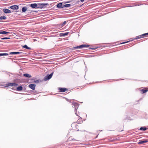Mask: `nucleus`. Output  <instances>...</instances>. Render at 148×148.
Wrapping results in <instances>:
<instances>
[{
	"instance_id": "393cba45",
	"label": "nucleus",
	"mask_w": 148,
	"mask_h": 148,
	"mask_svg": "<svg viewBox=\"0 0 148 148\" xmlns=\"http://www.w3.org/2000/svg\"><path fill=\"white\" fill-rule=\"evenodd\" d=\"M143 36V38L145 36H146L147 35H148V33L144 34H142Z\"/></svg>"
},
{
	"instance_id": "6e6552de",
	"label": "nucleus",
	"mask_w": 148,
	"mask_h": 148,
	"mask_svg": "<svg viewBox=\"0 0 148 148\" xmlns=\"http://www.w3.org/2000/svg\"><path fill=\"white\" fill-rule=\"evenodd\" d=\"M3 11L5 13H10L11 12V11L7 9H3Z\"/></svg>"
},
{
	"instance_id": "5701e85b",
	"label": "nucleus",
	"mask_w": 148,
	"mask_h": 148,
	"mask_svg": "<svg viewBox=\"0 0 148 148\" xmlns=\"http://www.w3.org/2000/svg\"><path fill=\"white\" fill-rule=\"evenodd\" d=\"M66 21H64L63 23L60 25L61 27H63L66 24Z\"/></svg>"
},
{
	"instance_id": "39448f33",
	"label": "nucleus",
	"mask_w": 148,
	"mask_h": 148,
	"mask_svg": "<svg viewBox=\"0 0 148 148\" xmlns=\"http://www.w3.org/2000/svg\"><path fill=\"white\" fill-rule=\"evenodd\" d=\"M58 90L60 92H64L68 90V89L64 88H58Z\"/></svg>"
},
{
	"instance_id": "dca6fc26",
	"label": "nucleus",
	"mask_w": 148,
	"mask_h": 148,
	"mask_svg": "<svg viewBox=\"0 0 148 148\" xmlns=\"http://www.w3.org/2000/svg\"><path fill=\"white\" fill-rule=\"evenodd\" d=\"M62 4L61 3H60L58 4L57 5V7L58 8H63L62 7Z\"/></svg>"
},
{
	"instance_id": "cd10ccee",
	"label": "nucleus",
	"mask_w": 148,
	"mask_h": 148,
	"mask_svg": "<svg viewBox=\"0 0 148 148\" xmlns=\"http://www.w3.org/2000/svg\"><path fill=\"white\" fill-rule=\"evenodd\" d=\"M39 81L38 80H36V81H34V82L35 83H38L39 82Z\"/></svg>"
},
{
	"instance_id": "2eb2a0df",
	"label": "nucleus",
	"mask_w": 148,
	"mask_h": 148,
	"mask_svg": "<svg viewBox=\"0 0 148 148\" xmlns=\"http://www.w3.org/2000/svg\"><path fill=\"white\" fill-rule=\"evenodd\" d=\"M23 89V88L21 86H19L16 88V90L18 91H21Z\"/></svg>"
},
{
	"instance_id": "a878e982",
	"label": "nucleus",
	"mask_w": 148,
	"mask_h": 148,
	"mask_svg": "<svg viewBox=\"0 0 148 148\" xmlns=\"http://www.w3.org/2000/svg\"><path fill=\"white\" fill-rule=\"evenodd\" d=\"M10 39V38L4 37L1 38V40L8 39Z\"/></svg>"
},
{
	"instance_id": "9b49d317",
	"label": "nucleus",
	"mask_w": 148,
	"mask_h": 148,
	"mask_svg": "<svg viewBox=\"0 0 148 148\" xmlns=\"http://www.w3.org/2000/svg\"><path fill=\"white\" fill-rule=\"evenodd\" d=\"M31 7L32 8H38V4H37L36 3H34V4H31L30 5Z\"/></svg>"
},
{
	"instance_id": "9d476101",
	"label": "nucleus",
	"mask_w": 148,
	"mask_h": 148,
	"mask_svg": "<svg viewBox=\"0 0 148 148\" xmlns=\"http://www.w3.org/2000/svg\"><path fill=\"white\" fill-rule=\"evenodd\" d=\"M147 142H148V140H145L143 141H139L138 143V144H143Z\"/></svg>"
},
{
	"instance_id": "4be33fe9",
	"label": "nucleus",
	"mask_w": 148,
	"mask_h": 148,
	"mask_svg": "<svg viewBox=\"0 0 148 148\" xmlns=\"http://www.w3.org/2000/svg\"><path fill=\"white\" fill-rule=\"evenodd\" d=\"M27 8L26 7H23L22 8V11L23 12H25L27 10Z\"/></svg>"
},
{
	"instance_id": "6ab92c4d",
	"label": "nucleus",
	"mask_w": 148,
	"mask_h": 148,
	"mask_svg": "<svg viewBox=\"0 0 148 148\" xmlns=\"http://www.w3.org/2000/svg\"><path fill=\"white\" fill-rule=\"evenodd\" d=\"M6 18V17L5 16H1L0 17V20H5Z\"/></svg>"
},
{
	"instance_id": "4468645a",
	"label": "nucleus",
	"mask_w": 148,
	"mask_h": 148,
	"mask_svg": "<svg viewBox=\"0 0 148 148\" xmlns=\"http://www.w3.org/2000/svg\"><path fill=\"white\" fill-rule=\"evenodd\" d=\"M142 38H143V36L142 35V34L136 36V38L134 39V40H135V39H139Z\"/></svg>"
},
{
	"instance_id": "f03ea898",
	"label": "nucleus",
	"mask_w": 148,
	"mask_h": 148,
	"mask_svg": "<svg viewBox=\"0 0 148 148\" xmlns=\"http://www.w3.org/2000/svg\"><path fill=\"white\" fill-rule=\"evenodd\" d=\"M48 5V3H38V4L37 7L38 8H45Z\"/></svg>"
},
{
	"instance_id": "f257e3e1",
	"label": "nucleus",
	"mask_w": 148,
	"mask_h": 148,
	"mask_svg": "<svg viewBox=\"0 0 148 148\" xmlns=\"http://www.w3.org/2000/svg\"><path fill=\"white\" fill-rule=\"evenodd\" d=\"M89 45H82L79 46L74 47L73 48L75 49H79L81 48H83L89 47Z\"/></svg>"
},
{
	"instance_id": "423d86ee",
	"label": "nucleus",
	"mask_w": 148,
	"mask_h": 148,
	"mask_svg": "<svg viewBox=\"0 0 148 148\" xmlns=\"http://www.w3.org/2000/svg\"><path fill=\"white\" fill-rule=\"evenodd\" d=\"M148 91V88H145L144 89H141L140 90V93L141 94H144L146 92H147Z\"/></svg>"
},
{
	"instance_id": "b1692460",
	"label": "nucleus",
	"mask_w": 148,
	"mask_h": 148,
	"mask_svg": "<svg viewBox=\"0 0 148 148\" xmlns=\"http://www.w3.org/2000/svg\"><path fill=\"white\" fill-rule=\"evenodd\" d=\"M8 55V54L7 53H0V56H7Z\"/></svg>"
},
{
	"instance_id": "7ed1b4c3",
	"label": "nucleus",
	"mask_w": 148,
	"mask_h": 148,
	"mask_svg": "<svg viewBox=\"0 0 148 148\" xmlns=\"http://www.w3.org/2000/svg\"><path fill=\"white\" fill-rule=\"evenodd\" d=\"M6 87L8 86H16L18 84L15 83H8L6 84Z\"/></svg>"
},
{
	"instance_id": "7c9ffc66",
	"label": "nucleus",
	"mask_w": 148,
	"mask_h": 148,
	"mask_svg": "<svg viewBox=\"0 0 148 148\" xmlns=\"http://www.w3.org/2000/svg\"><path fill=\"white\" fill-rule=\"evenodd\" d=\"M128 42V41L127 42H123V43H122L121 44H124V43H126L127 42Z\"/></svg>"
},
{
	"instance_id": "0eeeda50",
	"label": "nucleus",
	"mask_w": 148,
	"mask_h": 148,
	"mask_svg": "<svg viewBox=\"0 0 148 148\" xmlns=\"http://www.w3.org/2000/svg\"><path fill=\"white\" fill-rule=\"evenodd\" d=\"M36 85L35 84H30L28 86L29 87L32 89L33 90H34L35 89Z\"/></svg>"
},
{
	"instance_id": "c756f323",
	"label": "nucleus",
	"mask_w": 148,
	"mask_h": 148,
	"mask_svg": "<svg viewBox=\"0 0 148 148\" xmlns=\"http://www.w3.org/2000/svg\"><path fill=\"white\" fill-rule=\"evenodd\" d=\"M81 2H83L84 1V0H80Z\"/></svg>"
},
{
	"instance_id": "a211bd4d",
	"label": "nucleus",
	"mask_w": 148,
	"mask_h": 148,
	"mask_svg": "<svg viewBox=\"0 0 148 148\" xmlns=\"http://www.w3.org/2000/svg\"><path fill=\"white\" fill-rule=\"evenodd\" d=\"M68 32H66L65 33H62L60 34V36H64L67 35L68 34Z\"/></svg>"
},
{
	"instance_id": "f8f14e48",
	"label": "nucleus",
	"mask_w": 148,
	"mask_h": 148,
	"mask_svg": "<svg viewBox=\"0 0 148 148\" xmlns=\"http://www.w3.org/2000/svg\"><path fill=\"white\" fill-rule=\"evenodd\" d=\"M10 33L9 32H7L5 31L0 32V34H8Z\"/></svg>"
},
{
	"instance_id": "aec40b11",
	"label": "nucleus",
	"mask_w": 148,
	"mask_h": 148,
	"mask_svg": "<svg viewBox=\"0 0 148 148\" xmlns=\"http://www.w3.org/2000/svg\"><path fill=\"white\" fill-rule=\"evenodd\" d=\"M23 47L28 49H30V48L28 47L26 45H25L23 46Z\"/></svg>"
},
{
	"instance_id": "1a4fd4ad",
	"label": "nucleus",
	"mask_w": 148,
	"mask_h": 148,
	"mask_svg": "<svg viewBox=\"0 0 148 148\" xmlns=\"http://www.w3.org/2000/svg\"><path fill=\"white\" fill-rule=\"evenodd\" d=\"M11 9L13 10H17L18 8V7L17 5H14L11 6L10 7Z\"/></svg>"
},
{
	"instance_id": "c85d7f7f",
	"label": "nucleus",
	"mask_w": 148,
	"mask_h": 148,
	"mask_svg": "<svg viewBox=\"0 0 148 148\" xmlns=\"http://www.w3.org/2000/svg\"><path fill=\"white\" fill-rule=\"evenodd\" d=\"M115 140H110V141H114Z\"/></svg>"
},
{
	"instance_id": "20e7f679",
	"label": "nucleus",
	"mask_w": 148,
	"mask_h": 148,
	"mask_svg": "<svg viewBox=\"0 0 148 148\" xmlns=\"http://www.w3.org/2000/svg\"><path fill=\"white\" fill-rule=\"evenodd\" d=\"M53 73V72L49 75L45 76L44 78V80L46 81L50 79L51 78Z\"/></svg>"
},
{
	"instance_id": "412c9836",
	"label": "nucleus",
	"mask_w": 148,
	"mask_h": 148,
	"mask_svg": "<svg viewBox=\"0 0 148 148\" xmlns=\"http://www.w3.org/2000/svg\"><path fill=\"white\" fill-rule=\"evenodd\" d=\"M147 129V128L146 127H141L140 128V130H143L144 131L145 130H146Z\"/></svg>"
},
{
	"instance_id": "f3484780",
	"label": "nucleus",
	"mask_w": 148,
	"mask_h": 148,
	"mask_svg": "<svg viewBox=\"0 0 148 148\" xmlns=\"http://www.w3.org/2000/svg\"><path fill=\"white\" fill-rule=\"evenodd\" d=\"M22 53L20 52H12L10 53V54H18L20 53Z\"/></svg>"
},
{
	"instance_id": "bb28decb",
	"label": "nucleus",
	"mask_w": 148,
	"mask_h": 148,
	"mask_svg": "<svg viewBox=\"0 0 148 148\" xmlns=\"http://www.w3.org/2000/svg\"><path fill=\"white\" fill-rule=\"evenodd\" d=\"M71 6V5L70 4H66L64 5V6L65 7H69Z\"/></svg>"
},
{
	"instance_id": "ddd939ff",
	"label": "nucleus",
	"mask_w": 148,
	"mask_h": 148,
	"mask_svg": "<svg viewBox=\"0 0 148 148\" xmlns=\"http://www.w3.org/2000/svg\"><path fill=\"white\" fill-rule=\"evenodd\" d=\"M23 76L28 78H30L32 77V76L31 75L27 73H25L24 74Z\"/></svg>"
}]
</instances>
